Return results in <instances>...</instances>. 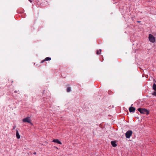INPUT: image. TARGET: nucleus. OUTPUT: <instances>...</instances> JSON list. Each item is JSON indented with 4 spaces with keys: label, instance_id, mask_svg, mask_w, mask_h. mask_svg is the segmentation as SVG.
<instances>
[{
    "label": "nucleus",
    "instance_id": "obj_1",
    "mask_svg": "<svg viewBox=\"0 0 156 156\" xmlns=\"http://www.w3.org/2000/svg\"><path fill=\"white\" fill-rule=\"evenodd\" d=\"M138 110L141 114L148 115L149 114V111L145 108H139Z\"/></svg>",
    "mask_w": 156,
    "mask_h": 156
},
{
    "label": "nucleus",
    "instance_id": "obj_2",
    "mask_svg": "<svg viewBox=\"0 0 156 156\" xmlns=\"http://www.w3.org/2000/svg\"><path fill=\"white\" fill-rule=\"evenodd\" d=\"M148 39L149 41L152 43H154L155 41V37L153 35L150 34L149 35Z\"/></svg>",
    "mask_w": 156,
    "mask_h": 156
},
{
    "label": "nucleus",
    "instance_id": "obj_3",
    "mask_svg": "<svg viewBox=\"0 0 156 156\" xmlns=\"http://www.w3.org/2000/svg\"><path fill=\"white\" fill-rule=\"evenodd\" d=\"M133 132L131 130L128 131L125 134L126 137L127 138H129L132 135Z\"/></svg>",
    "mask_w": 156,
    "mask_h": 156
},
{
    "label": "nucleus",
    "instance_id": "obj_4",
    "mask_svg": "<svg viewBox=\"0 0 156 156\" xmlns=\"http://www.w3.org/2000/svg\"><path fill=\"white\" fill-rule=\"evenodd\" d=\"M23 122H27L29 123H31L30 117H27L23 119Z\"/></svg>",
    "mask_w": 156,
    "mask_h": 156
},
{
    "label": "nucleus",
    "instance_id": "obj_5",
    "mask_svg": "<svg viewBox=\"0 0 156 156\" xmlns=\"http://www.w3.org/2000/svg\"><path fill=\"white\" fill-rule=\"evenodd\" d=\"M135 110V108L131 106L129 108V111L130 112H134Z\"/></svg>",
    "mask_w": 156,
    "mask_h": 156
},
{
    "label": "nucleus",
    "instance_id": "obj_6",
    "mask_svg": "<svg viewBox=\"0 0 156 156\" xmlns=\"http://www.w3.org/2000/svg\"><path fill=\"white\" fill-rule=\"evenodd\" d=\"M53 142H54L56 143L57 144H62V143L60 141H59L58 139H54V140H53Z\"/></svg>",
    "mask_w": 156,
    "mask_h": 156
},
{
    "label": "nucleus",
    "instance_id": "obj_7",
    "mask_svg": "<svg viewBox=\"0 0 156 156\" xmlns=\"http://www.w3.org/2000/svg\"><path fill=\"white\" fill-rule=\"evenodd\" d=\"M16 136L17 139H19L20 138V136L18 130H16Z\"/></svg>",
    "mask_w": 156,
    "mask_h": 156
},
{
    "label": "nucleus",
    "instance_id": "obj_8",
    "mask_svg": "<svg viewBox=\"0 0 156 156\" xmlns=\"http://www.w3.org/2000/svg\"><path fill=\"white\" fill-rule=\"evenodd\" d=\"M111 144L113 147H115L117 146V144H116L115 142L114 141L111 142Z\"/></svg>",
    "mask_w": 156,
    "mask_h": 156
},
{
    "label": "nucleus",
    "instance_id": "obj_9",
    "mask_svg": "<svg viewBox=\"0 0 156 156\" xmlns=\"http://www.w3.org/2000/svg\"><path fill=\"white\" fill-rule=\"evenodd\" d=\"M153 88L155 91H156V84L155 83H154L153 85Z\"/></svg>",
    "mask_w": 156,
    "mask_h": 156
},
{
    "label": "nucleus",
    "instance_id": "obj_10",
    "mask_svg": "<svg viewBox=\"0 0 156 156\" xmlns=\"http://www.w3.org/2000/svg\"><path fill=\"white\" fill-rule=\"evenodd\" d=\"M51 58L50 57H46L45 58V61H50L51 60Z\"/></svg>",
    "mask_w": 156,
    "mask_h": 156
},
{
    "label": "nucleus",
    "instance_id": "obj_11",
    "mask_svg": "<svg viewBox=\"0 0 156 156\" xmlns=\"http://www.w3.org/2000/svg\"><path fill=\"white\" fill-rule=\"evenodd\" d=\"M101 51V49H100L99 50H98L97 51L96 53L98 55H99L100 54Z\"/></svg>",
    "mask_w": 156,
    "mask_h": 156
},
{
    "label": "nucleus",
    "instance_id": "obj_12",
    "mask_svg": "<svg viewBox=\"0 0 156 156\" xmlns=\"http://www.w3.org/2000/svg\"><path fill=\"white\" fill-rule=\"evenodd\" d=\"M71 91V88L70 87H68L67 89V91L69 92Z\"/></svg>",
    "mask_w": 156,
    "mask_h": 156
},
{
    "label": "nucleus",
    "instance_id": "obj_13",
    "mask_svg": "<svg viewBox=\"0 0 156 156\" xmlns=\"http://www.w3.org/2000/svg\"><path fill=\"white\" fill-rule=\"evenodd\" d=\"M152 95L155 96H156V92H154L152 93Z\"/></svg>",
    "mask_w": 156,
    "mask_h": 156
},
{
    "label": "nucleus",
    "instance_id": "obj_14",
    "mask_svg": "<svg viewBox=\"0 0 156 156\" xmlns=\"http://www.w3.org/2000/svg\"><path fill=\"white\" fill-rule=\"evenodd\" d=\"M45 61V59H44V60H42V61H41V63H42L44 62V61Z\"/></svg>",
    "mask_w": 156,
    "mask_h": 156
},
{
    "label": "nucleus",
    "instance_id": "obj_15",
    "mask_svg": "<svg viewBox=\"0 0 156 156\" xmlns=\"http://www.w3.org/2000/svg\"><path fill=\"white\" fill-rule=\"evenodd\" d=\"M16 126H13V129H15V128H16Z\"/></svg>",
    "mask_w": 156,
    "mask_h": 156
},
{
    "label": "nucleus",
    "instance_id": "obj_16",
    "mask_svg": "<svg viewBox=\"0 0 156 156\" xmlns=\"http://www.w3.org/2000/svg\"><path fill=\"white\" fill-rule=\"evenodd\" d=\"M14 93H17V91H16V90L15 91Z\"/></svg>",
    "mask_w": 156,
    "mask_h": 156
},
{
    "label": "nucleus",
    "instance_id": "obj_17",
    "mask_svg": "<svg viewBox=\"0 0 156 156\" xmlns=\"http://www.w3.org/2000/svg\"><path fill=\"white\" fill-rule=\"evenodd\" d=\"M34 154H36V152H34Z\"/></svg>",
    "mask_w": 156,
    "mask_h": 156
},
{
    "label": "nucleus",
    "instance_id": "obj_18",
    "mask_svg": "<svg viewBox=\"0 0 156 156\" xmlns=\"http://www.w3.org/2000/svg\"><path fill=\"white\" fill-rule=\"evenodd\" d=\"M29 1L30 2H31V0H29Z\"/></svg>",
    "mask_w": 156,
    "mask_h": 156
},
{
    "label": "nucleus",
    "instance_id": "obj_19",
    "mask_svg": "<svg viewBox=\"0 0 156 156\" xmlns=\"http://www.w3.org/2000/svg\"><path fill=\"white\" fill-rule=\"evenodd\" d=\"M137 22H138V23H139V22H139V21H137Z\"/></svg>",
    "mask_w": 156,
    "mask_h": 156
}]
</instances>
